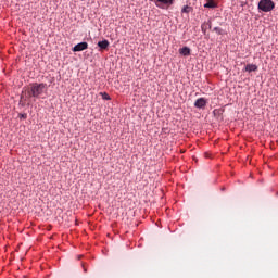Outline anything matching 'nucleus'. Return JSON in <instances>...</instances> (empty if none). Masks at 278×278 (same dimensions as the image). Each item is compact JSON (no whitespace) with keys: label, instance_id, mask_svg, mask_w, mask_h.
I'll list each match as a JSON object with an SVG mask.
<instances>
[{"label":"nucleus","instance_id":"nucleus-1","mask_svg":"<svg viewBox=\"0 0 278 278\" xmlns=\"http://www.w3.org/2000/svg\"><path fill=\"white\" fill-rule=\"evenodd\" d=\"M45 89H47V83H33L27 91L22 93L20 102L25 104L26 102H29L31 98H39Z\"/></svg>","mask_w":278,"mask_h":278},{"label":"nucleus","instance_id":"nucleus-13","mask_svg":"<svg viewBox=\"0 0 278 278\" xmlns=\"http://www.w3.org/2000/svg\"><path fill=\"white\" fill-rule=\"evenodd\" d=\"M202 29H204V26H202Z\"/></svg>","mask_w":278,"mask_h":278},{"label":"nucleus","instance_id":"nucleus-9","mask_svg":"<svg viewBox=\"0 0 278 278\" xmlns=\"http://www.w3.org/2000/svg\"><path fill=\"white\" fill-rule=\"evenodd\" d=\"M100 94L102 96L103 100H111V96L106 91H101Z\"/></svg>","mask_w":278,"mask_h":278},{"label":"nucleus","instance_id":"nucleus-4","mask_svg":"<svg viewBox=\"0 0 278 278\" xmlns=\"http://www.w3.org/2000/svg\"><path fill=\"white\" fill-rule=\"evenodd\" d=\"M85 49H88V42H78L73 47V51H85Z\"/></svg>","mask_w":278,"mask_h":278},{"label":"nucleus","instance_id":"nucleus-2","mask_svg":"<svg viewBox=\"0 0 278 278\" xmlns=\"http://www.w3.org/2000/svg\"><path fill=\"white\" fill-rule=\"evenodd\" d=\"M276 4L274 0H260L258 2V9L260 11H263L264 13H269L275 9Z\"/></svg>","mask_w":278,"mask_h":278},{"label":"nucleus","instance_id":"nucleus-8","mask_svg":"<svg viewBox=\"0 0 278 278\" xmlns=\"http://www.w3.org/2000/svg\"><path fill=\"white\" fill-rule=\"evenodd\" d=\"M216 7H217V4H216V2H214L213 0H208V2H206V3L204 4V8H205V9H216Z\"/></svg>","mask_w":278,"mask_h":278},{"label":"nucleus","instance_id":"nucleus-7","mask_svg":"<svg viewBox=\"0 0 278 278\" xmlns=\"http://www.w3.org/2000/svg\"><path fill=\"white\" fill-rule=\"evenodd\" d=\"M257 66H256V64H247V66H245V71L248 72V73H253V72H255V71H257Z\"/></svg>","mask_w":278,"mask_h":278},{"label":"nucleus","instance_id":"nucleus-12","mask_svg":"<svg viewBox=\"0 0 278 278\" xmlns=\"http://www.w3.org/2000/svg\"><path fill=\"white\" fill-rule=\"evenodd\" d=\"M21 117H23L24 119H26L27 115H26V114H24V115H21Z\"/></svg>","mask_w":278,"mask_h":278},{"label":"nucleus","instance_id":"nucleus-3","mask_svg":"<svg viewBox=\"0 0 278 278\" xmlns=\"http://www.w3.org/2000/svg\"><path fill=\"white\" fill-rule=\"evenodd\" d=\"M207 104V100L205 98H198L194 102V106L198 109H204Z\"/></svg>","mask_w":278,"mask_h":278},{"label":"nucleus","instance_id":"nucleus-11","mask_svg":"<svg viewBox=\"0 0 278 278\" xmlns=\"http://www.w3.org/2000/svg\"><path fill=\"white\" fill-rule=\"evenodd\" d=\"M215 31H217L218 34H222V28H214Z\"/></svg>","mask_w":278,"mask_h":278},{"label":"nucleus","instance_id":"nucleus-5","mask_svg":"<svg viewBox=\"0 0 278 278\" xmlns=\"http://www.w3.org/2000/svg\"><path fill=\"white\" fill-rule=\"evenodd\" d=\"M98 47H100V49H108L110 47V42L106 39L99 40Z\"/></svg>","mask_w":278,"mask_h":278},{"label":"nucleus","instance_id":"nucleus-10","mask_svg":"<svg viewBox=\"0 0 278 278\" xmlns=\"http://www.w3.org/2000/svg\"><path fill=\"white\" fill-rule=\"evenodd\" d=\"M190 11H191V7L186 5L182 8L181 13H190Z\"/></svg>","mask_w":278,"mask_h":278},{"label":"nucleus","instance_id":"nucleus-6","mask_svg":"<svg viewBox=\"0 0 278 278\" xmlns=\"http://www.w3.org/2000/svg\"><path fill=\"white\" fill-rule=\"evenodd\" d=\"M179 53L181 55H191V49L190 47H182L181 49H179Z\"/></svg>","mask_w":278,"mask_h":278}]
</instances>
